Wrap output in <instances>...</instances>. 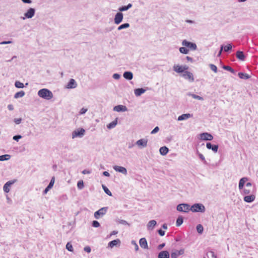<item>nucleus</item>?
Listing matches in <instances>:
<instances>
[{"instance_id":"obj_44","label":"nucleus","mask_w":258,"mask_h":258,"mask_svg":"<svg viewBox=\"0 0 258 258\" xmlns=\"http://www.w3.org/2000/svg\"><path fill=\"white\" fill-rule=\"evenodd\" d=\"M77 187L79 189H82L84 187V182L82 180H79L77 183Z\"/></svg>"},{"instance_id":"obj_9","label":"nucleus","mask_w":258,"mask_h":258,"mask_svg":"<svg viewBox=\"0 0 258 258\" xmlns=\"http://www.w3.org/2000/svg\"><path fill=\"white\" fill-rule=\"evenodd\" d=\"M182 45L185 47H188L192 50H196L197 48V45L192 42L187 41L186 40H183L182 42Z\"/></svg>"},{"instance_id":"obj_50","label":"nucleus","mask_w":258,"mask_h":258,"mask_svg":"<svg viewBox=\"0 0 258 258\" xmlns=\"http://www.w3.org/2000/svg\"><path fill=\"white\" fill-rule=\"evenodd\" d=\"M88 111V109L87 108L83 107L82 108L80 111H79V114L80 115H83L86 113V112Z\"/></svg>"},{"instance_id":"obj_35","label":"nucleus","mask_w":258,"mask_h":258,"mask_svg":"<svg viewBox=\"0 0 258 258\" xmlns=\"http://www.w3.org/2000/svg\"><path fill=\"white\" fill-rule=\"evenodd\" d=\"M187 95L188 96H191V97H192L193 98L195 99H197V100H204V98L201 97V96H200L199 95H197L196 94H192L191 93H187Z\"/></svg>"},{"instance_id":"obj_56","label":"nucleus","mask_w":258,"mask_h":258,"mask_svg":"<svg viewBox=\"0 0 258 258\" xmlns=\"http://www.w3.org/2000/svg\"><path fill=\"white\" fill-rule=\"evenodd\" d=\"M22 137L21 135H17L13 137V140L18 142L20 139H21Z\"/></svg>"},{"instance_id":"obj_5","label":"nucleus","mask_w":258,"mask_h":258,"mask_svg":"<svg viewBox=\"0 0 258 258\" xmlns=\"http://www.w3.org/2000/svg\"><path fill=\"white\" fill-rule=\"evenodd\" d=\"M188 67L187 66H180L179 64H175L173 66V70L177 73L183 74L187 69Z\"/></svg>"},{"instance_id":"obj_22","label":"nucleus","mask_w":258,"mask_h":258,"mask_svg":"<svg viewBox=\"0 0 258 258\" xmlns=\"http://www.w3.org/2000/svg\"><path fill=\"white\" fill-rule=\"evenodd\" d=\"M140 245L144 249H148L147 241L145 238H142L139 241Z\"/></svg>"},{"instance_id":"obj_52","label":"nucleus","mask_w":258,"mask_h":258,"mask_svg":"<svg viewBox=\"0 0 258 258\" xmlns=\"http://www.w3.org/2000/svg\"><path fill=\"white\" fill-rule=\"evenodd\" d=\"M223 68L225 70H227V71H230V72L232 73H234V70L229 66H224L223 67Z\"/></svg>"},{"instance_id":"obj_60","label":"nucleus","mask_w":258,"mask_h":258,"mask_svg":"<svg viewBox=\"0 0 258 258\" xmlns=\"http://www.w3.org/2000/svg\"><path fill=\"white\" fill-rule=\"evenodd\" d=\"M158 232L159 234L161 236H163L165 235V231H163L161 229L158 230Z\"/></svg>"},{"instance_id":"obj_61","label":"nucleus","mask_w":258,"mask_h":258,"mask_svg":"<svg viewBox=\"0 0 258 258\" xmlns=\"http://www.w3.org/2000/svg\"><path fill=\"white\" fill-rule=\"evenodd\" d=\"M82 173L83 174H90L91 173V172H90V171H89L88 170L85 169V170L82 171Z\"/></svg>"},{"instance_id":"obj_12","label":"nucleus","mask_w":258,"mask_h":258,"mask_svg":"<svg viewBox=\"0 0 258 258\" xmlns=\"http://www.w3.org/2000/svg\"><path fill=\"white\" fill-rule=\"evenodd\" d=\"M123 15L121 12H118L117 13L114 17V22L115 24L118 25L123 20Z\"/></svg>"},{"instance_id":"obj_7","label":"nucleus","mask_w":258,"mask_h":258,"mask_svg":"<svg viewBox=\"0 0 258 258\" xmlns=\"http://www.w3.org/2000/svg\"><path fill=\"white\" fill-rule=\"evenodd\" d=\"M107 210V207H103L94 213V217L97 219H99L106 214Z\"/></svg>"},{"instance_id":"obj_49","label":"nucleus","mask_w":258,"mask_h":258,"mask_svg":"<svg viewBox=\"0 0 258 258\" xmlns=\"http://www.w3.org/2000/svg\"><path fill=\"white\" fill-rule=\"evenodd\" d=\"M118 223L119 224H120L122 225H127V226L130 225V224L127 221H126L125 220H119L118 221Z\"/></svg>"},{"instance_id":"obj_20","label":"nucleus","mask_w":258,"mask_h":258,"mask_svg":"<svg viewBox=\"0 0 258 258\" xmlns=\"http://www.w3.org/2000/svg\"><path fill=\"white\" fill-rule=\"evenodd\" d=\"M170 254L168 251L163 250L160 252L158 255V258H169Z\"/></svg>"},{"instance_id":"obj_64","label":"nucleus","mask_w":258,"mask_h":258,"mask_svg":"<svg viewBox=\"0 0 258 258\" xmlns=\"http://www.w3.org/2000/svg\"><path fill=\"white\" fill-rule=\"evenodd\" d=\"M186 59L188 61H190V62H192L194 61L192 58H191V57H190L189 56H187L186 57Z\"/></svg>"},{"instance_id":"obj_51","label":"nucleus","mask_w":258,"mask_h":258,"mask_svg":"<svg viewBox=\"0 0 258 258\" xmlns=\"http://www.w3.org/2000/svg\"><path fill=\"white\" fill-rule=\"evenodd\" d=\"M209 67H210V69H211V70H212L214 72H215V73L217 72V68L215 65L213 64H210L209 65Z\"/></svg>"},{"instance_id":"obj_24","label":"nucleus","mask_w":258,"mask_h":258,"mask_svg":"<svg viewBox=\"0 0 258 258\" xmlns=\"http://www.w3.org/2000/svg\"><path fill=\"white\" fill-rule=\"evenodd\" d=\"M206 147L209 150H212L214 153H216L218 151V145H212L210 143H207L206 144Z\"/></svg>"},{"instance_id":"obj_15","label":"nucleus","mask_w":258,"mask_h":258,"mask_svg":"<svg viewBox=\"0 0 258 258\" xmlns=\"http://www.w3.org/2000/svg\"><path fill=\"white\" fill-rule=\"evenodd\" d=\"M184 253V249L181 248L180 250H175L172 251L171 253V258H178L179 255L183 254Z\"/></svg>"},{"instance_id":"obj_25","label":"nucleus","mask_w":258,"mask_h":258,"mask_svg":"<svg viewBox=\"0 0 258 258\" xmlns=\"http://www.w3.org/2000/svg\"><path fill=\"white\" fill-rule=\"evenodd\" d=\"M247 180L248 178L247 177H243L240 179L238 185L239 190L244 188V184Z\"/></svg>"},{"instance_id":"obj_26","label":"nucleus","mask_w":258,"mask_h":258,"mask_svg":"<svg viewBox=\"0 0 258 258\" xmlns=\"http://www.w3.org/2000/svg\"><path fill=\"white\" fill-rule=\"evenodd\" d=\"M123 76L127 80H131L133 78V74L131 72H125L123 74Z\"/></svg>"},{"instance_id":"obj_53","label":"nucleus","mask_w":258,"mask_h":258,"mask_svg":"<svg viewBox=\"0 0 258 258\" xmlns=\"http://www.w3.org/2000/svg\"><path fill=\"white\" fill-rule=\"evenodd\" d=\"M159 131V127L158 126L155 127L151 132V134L153 135L155 134L157 132H158Z\"/></svg>"},{"instance_id":"obj_38","label":"nucleus","mask_w":258,"mask_h":258,"mask_svg":"<svg viewBox=\"0 0 258 258\" xmlns=\"http://www.w3.org/2000/svg\"><path fill=\"white\" fill-rule=\"evenodd\" d=\"M238 75L240 79H247L249 78V75L247 74L239 73Z\"/></svg>"},{"instance_id":"obj_43","label":"nucleus","mask_w":258,"mask_h":258,"mask_svg":"<svg viewBox=\"0 0 258 258\" xmlns=\"http://www.w3.org/2000/svg\"><path fill=\"white\" fill-rule=\"evenodd\" d=\"M183 223V218L181 216H179L176 220V224L177 226H180Z\"/></svg>"},{"instance_id":"obj_1","label":"nucleus","mask_w":258,"mask_h":258,"mask_svg":"<svg viewBox=\"0 0 258 258\" xmlns=\"http://www.w3.org/2000/svg\"><path fill=\"white\" fill-rule=\"evenodd\" d=\"M38 96L45 100H50L53 97L52 92L48 89L43 88L39 90L37 93Z\"/></svg>"},{"instance_id":"obj_36","label":"nucleus","mask_w":258,"mask_h":258,"mask_svg":"<svg viewBox=\"0 0 258 258\" xmlns=\"http://www.w3.org/2000/svg\"><path fill=\"white\" fill-rule=\"evenodd\" d=\"M25 93L24 91H20L15 93V94L14 95V98L15 99L21 98V97H23L25 95Z\"/></svg>"},{"instance_id":"obj_23","label":"nucleus","mask_w":258,"mask_h":258,"mask_svg":"<svg viewBox=\"0 0 258 258\" xmlns=\"http://www.w3.org/2000/svg\"><path fill=\"white\" fill-rule=\"evenodd\" d=\"M192 116V115L190 113L183 114L178 117V121H182L186 120Z\"/></svg>"},{"instance_id":"obj_14","label":"nucleus","mask_w":258,"mask_h":258,"mask_svg":"<svg viewBox=\"0 0 258 258\" xmlns=\"http://www.w3.org/2000/svg\"><path fill=\"white\" fill-rule=\"evenodd\" d=\"M113 169L116 172L121 173L123 175H126L127 174L126 169L122 166L115 165L113 166Z\"/></svg>"},{"instance_id":"obj_18","label":"nucleus","mask_w":258,"mask_h":258,"mask_svg":"<svg viewBox=\"0 0 258 258\" xmlns=\"http://www.w3.org/2000/svg\"><path fill=\"white\" fill-rule=\"evenodd\" d=\"M255 196L253 194H249L244 196L243 200L246 203H251L255 200Z\"/></svg>"},{"instance_id":"obj_41","label":"nucleus","mask_w":258,"mask_h":258,"mask_svg":"<svg viewBox=\"0 0 258 258\" xmlns=\"http://www.w3.org/2000/svg\"><path fill=\"white\" fill-rule=\"evenodd\" d=\"M15 86L16 88H23L24 87L23 83L18 81L15 82Z\"/></svg>"},{"instance_id":"obj_54","label":"nucleus","mask_w":258,"mask_h":258,"mask_svg":"<svg viewBox=\"0 0 258 258\" xmlns=\"http://www.w3.org/2000/svg\"><path fill=\"white\" fill-rule=\"evenodd\" d=\"M92 226L94 227H98L100 226V224L97 221H93Z\"/></svg>"},{"instance_id":"obj_58","label":"nucleus","mask_w":258,"mask_h":258,"mask_svg":"<svg viewBox=\"0 0 258 258\" xmlns=\"http://www.w3.org/2000/svg\"><path fill=\"white\" fill-rule=\"evenodd\" d=\"M84 251H85L86 252H87L88 253H90L91 250L90 247L89 246H85L84 248Z\"/></svg>"},{"instance_id":"obj_63","label":"nucleus","mask_w":258,"mask_h":258,"mask_svg":"<svg viewBox=\"0 0 258 258\" xmlns=\"http://www.w3.org/2000/svg\"><path fill=\"white\" fill-rule=\"evenodd\" d=\"M8 108L9 110H13L14 109V106L12 104H9L8 105Z\"/></svg>"},{"instance_id":"obj_34","label":"nucleus","mask_w":258,"mask_h":258,"mask_svg":"<svg viewBox=\"0 0 258 258\" xmlns=\"http://www.w3.org/2000/svg\"><path fill=\"white\" fill-rule=\"evenodd\" d=\"M11 156L9 154H5L0 156V161H8L10 159Z\"/></svg>"},{"instance_id":"obj_39","label":"nucleus","mask_w":258,"mask_h":258,"mask_svg":"<svg viewBox=\"0 0 258 258\" xmlns=\"http://www.w3.org/2000/svg\"><path fill=\"white\" fill-rule=\"evenodd\" d=\"M130 25L128 23H124L123 24L120 25L119 27H118L117 30L118 31H119V30H121L123 29H126V28H128V27H130Z\"/></svg>"},{"instance_id":"obj_11","label":"nucleus","mask_w":258,"mask_h":258,"mask_svg":"<svg viewBox=\"0 0 258 258\" xmlns=\"http://www.w3.org/2000/svg\"><path fill=\"white\" fill-rule=\"evenodd\" d=\"M200 139L204 141H211L213 139V137L208 133H203L200 135Z\"/></svg>"},{"instance_id":"obj_42","label":"nucleus","mask_w":258,"mask_h":258,"mask_svg":"<svg viewBox=\"0 0 258 258\" xmlns=\"http://www.w3.org/2000/svg\"><path fill=\"white\" fill-rule=\"evenodd\" d=\"M102 188L103 189L104 192L109 196H112V194L111 191L108 189V188L104 184L102 185Z\"/></svg>"},{"instance_id":"obj_16","label":"nucleus","mask_w":258,"mask_h":258,"mask_svg":"<svg viewBox=\"0 0 258 258\" xmlns=\"http://www.w3.org/2000/svg\"><path fill=\"white\" fill-rule=\"evenodd\" d=\"M113 111L119 112H125L127 111V107L123 105H118L115 106L113 108Z\"/></svg>"},{"instance_id":"obj_27","label":"nucleus","mask_w":258,"mask_h":258,"mask_svg":"<svg viewBox=\"0 0 258 258\" xmlns=\"http://www.w3.org/2000/svg\"><path fill=\"white\" fill-rule=\"evenodd\" d=\"M120 243V240L119 239H116L113 240L109 242L108 243V246L110 248H112L114 246H116L117 244H119Z\"/></svg>"},{"instance_id":"obj_45","label":"nucleus","mask_w":258,"mask_h":258,"mask_svg":"<svg viewBox=\"0 0 258 258\" xmlns=\"http://www.w3.org/2000/svg\"><path fill=\"white\" fill-rule=\"evenodd\" d=\"M197 230L198 233L201 234L203 233L204 228L201 224H199L197 226Z\"/></svg>"},{"instance_id":"obj_28","label":"nucleus","mask_w":258,"mask_h":258,"mask_svg":"<svg viewBox=\"0 0 258 258\" xmlns=\"http://www.w3.org/2000/svg\"><path fill=\"white\" fill-rule=\"evenodd\" d=\"M236 57L240 60L244 61L245 55L242 51H237L236 54Z\"/></svg>"},{"instance_id":"obj_17","label":"nucleus","mask_w":258,"mask_h":258,"mask_svg":"<svg viewBox=\"0 0 258 258\" xmlns=\"http://www.w3.org/2000/svg\"><path fill=\"white\" fill-rule=\"evenodd\" d=\"M77 87V83L76 81L74 79H71L66 85V88L67 89H75Z\"/></svg>"},{"instance_id":"obj_4","label":"nucleus","mask_w":258,"mask_h":258,"mask_svg":"<svg viewBox=\"0 0 258 258\" xmlns=\"http://www.w3.org/2000/svg\"><path fill=\"white\" fill-rule=\"evenodd\" d=\"M136 145L140 149L145 148L148 145V139L143 138L138 140L136 143Z\"/></svg>"},{"instance_id":"obj_19","label":"nucleus","mask_w":258,"mask_h":258,"mask_svg":"<svg viewBox=\"0 0 258 258\" xmlns=\"http://www.w3.org/2000/svg\"><path fill=\"white\" fill-rule=\"evenodd\" d=\"M157 224V222L154 220H150L147 225L148 230L152 231L154 229V227Z\"/></svg>"},{"instance_id":"obj_37","label":"nucleus","mask_w":258,"mask_h":258,"mask_svg":"<svg viewBox=\"0 0 258 258\" xmlns=\"http://www.w3.org/2000/svg\"><path fill=\"white\" fill-rule=\"evenodd\" d=\"M221 47H223V50H224V51L225 52H227L230 50L232 48V46L231 44H228L225 46L221 45Z\"/></svg>"},{"instance_id":"obj_6","label":"nucleus","mask_w":258,"mask_h":258,"mask_svg":"<svg viewBox=\"0 0 258 258\" xmlns=\"http://www.w3.org/2000/svg\"><path fill=\"white\" fill-rule=\"evenodd\" d=\"M190 209V206L187 204H180L177 206V210L182 212L187 213Z\"/></svg>"},{"instance_id":"obj_32","label":"nucleus","mask_w":258,"mask_h":258,"mask_svg":"<svg viewBox=\"0 0 258 258\" xmlns=\"http://www.w3.org/2000/svg\"><path fill=\"white\" fill-rule=\"evenodd\" d=\"M241 190V194L243 196L249 195L251 194V190L249 188L244 187L243 189H240Z\"/></svg>"},{"instance_id":"obj_47","label":"nucleus","mask_w":258,"mask_h":258,"mask_svg":"<svg viewBox=\"0 0 258 258\" xmlns=\"http://www.w3.org/2000/svg\"><path fill=\"white\" fill-rule=\"evenodd\" d=\"M131 244L133 245L135 247V249L136 251H138L139 249V246L137 242L135 240H132Z\"/></svg>"},{"instance_id":"obj_13","label":"nucleus","mask_w":258,"mask_h":258,"mask_svg":"<svg viewBox=\"0 0 258 258\" xmlns=\"http://www.w3.org/2000/svg\"><path fill=\"white\" fill-rule=\"evenodd\" d=\"M16 181V180H10L8 182H7L3 186V190L4 191L8 193L11 189V186Z\"/></svg>"},{"instance_id":"obj_31","label":"nucleus","mask_w":258,"mask_h":258,"mask_svg":"<svg viewBox=\"0 0 258 258\" xmlns=\"http://www.w3.org/2000/svg\"><path fill=\"white\" fill-rule=\"evenodd\" d=\"M145 91L146 90L143 88H138L134 90V93L136 96H139L145 93Z\"/></svg>"},{"instance_id":"obj_59","label":"nucleus","mask_w":258,"mask_h":258,"mask_svg":"<svg viewBox=\"0 0 258 258\" xmlns=\"http://www.w3.org/2000/svg\"><path fill=\"white\" fill-rule=\"evenodd\" d=\"M12 42L11 41H2L0 43V44L4 45V44H8L12 43Z\"/></svg>"},{"instance_id":"obj_3","label":"nucleus","mask_w":258,"mask_h":258,"mask_svg":"<svg viewBox=\"0 0 258 258\" xmlns=\"http://www.w3.org/2000/svg\"><path fill=\"white\" fill-rule=\"evenodd\" d=\"M190 210L192 212H202L205 211V207L202 204L197 203L194 204L190 208Z\"/></svg>"},{"instance_id":"obj_46","label":"nucleus","mask_w":258,"mask_h":258,"mask_svg":"<svg viewBox=\"0 0 258 258\" xmlns=\"http://www.w3.org/2000/svg\"><path fill=\"white\" fill-rule=\"evenodd\" d=\"M66 248L70 251H73V247L72 244L70 242H68L66 245Z\"/></svg>"},{"instance_id":"obj_10","label":"nucleus","mask_w":258,"mask_h":258,"mask_svg":"<svg viewBox=\"0 0 258 258\" xmlns=\"http://www.w3.org/2000/svg\"><path fill=\"white\" fill-rule=\"evenodd\" d=\"M182 77L185 80H188L189 82H193L195 80L192 73L187 71L182 74Z\"/></svg>"},{"instance_id":"obj_33","label":"nucleus","mask_w":258,"mask_h":258,"mask_svg":"<svg viewBox=\"0 0 258 258\" xmlns=\"http://www.w3.org/2000/svg\"><path fill=\"white\" fill-rule=\"evenodd\" d=\"M132 7L131 4H128L127 6H122L118 9L119 12L126 11Z\"/></svg>"},{"instance_id":"obj_48","label":"nucleus","mask_w":258,"mask_h":258,"mask_svg":"<svg viewBox=\"0 0 258 258\" xmlns=\"http://www.w3.org/2000/svg\"><path fill=\"white\" fill-rule=\"evenodd\" d=\"M198 154L199 158L204 162V163L206 164L207 162L204 156L200 153H198Z\"/></svg>"},{"instance_id":"obj_2","label":"nucleus","mask_w":258,"mask_h":258,"mask_svg":"<svg viewBox=\"0 0 258 258\" xmlns=\"http://www.w3.org/2000/svg\"><path fill=\"white\" fill-rule=\"evenodd\" d=\"M85 134V130L83 128H78L75 130L72 133V138L73 139L76 138H82Z\"/></svg>"},{"instance_id":"obj_40","label":"nucleus","mask_w":258,"mask_h":258,"mask_svg":"<svg viewBox=\"0 0 258 258\" xmlns=\"http://www.w3.org/2000/svg\"><path fill=\"white\" fill-rule=\"evenodd\" d=\"M179 50L180 52L182 54H187L189 52V50L185 47H181L179 48Z\"/></svg>"},{"instance_id":"obj_55","label":"nucleus","mask_w":258,"mask_h":258,"mask_svg":"<svg viewBox=\"0 0 258 258\" xmlns=\"http://www.w3.org/2000/svg\"><path fill=\"white\" fill-rule=\"evenodd\" d=\"M112 78L115 80H118L120 78V75L118 74H114L112 76Z\"/></svg>"},{"instance_id":"obj_21","label":"nucleus","mask_w":258,"mask_h":258,"mask_svg":"<svg viewBox=\"0 0 258 258\" xmlns=\"http://www.w3.org/2000/svg\"><path fill=\"white\" fill-rule=\"evenodd\" d=\"M55 179L54 177H52L49 182L48 185L46 187V188L43 191V194L44 195L46 194L47 192L53 187Z\"/></svg>"},{"instance_id":"obj_62","label":"nucleus","mask_w":258,"mask_h":258,"mask_svg":"<svg viewBox=\"0 0 258 258\" xmlns=\"http://www.w3.org/2000/svg\"><path fill=\"white\" fill-rule=\"evenodd\" d=\"M165 245V243H162V244H159L157 247L158 249L161 250V249H162L164 247Z\"/></svg>"},{"instance_id":"obj_8","label":"nucleus","mask_w":258,"mask_h":258,"mask_svg":"<svg viewBox=\"0 0 258 258\" xmlns=\"http://www.w3.org/2000/svg\"><path fill=\"white\" fill-rule=\"evenodd\" d=\"M35 13V10L34 8H29L25 13L24 17L23 19L24 20L25 18L31 19L34 17Z\"/></svg>"},{"instance_id":"obj_30","label":"nucleus","mask_w":258,"mask_h":258,"mask_svg":"<svg viewBox=\"0 0 258 258\" xmlns=\"http://www.w3.org/2000/svg\"><path fill=\"white\" fill-rule=\"evenodd\" d=\"M117 124V118H116L114 120L109 123L107 125V127L108 129H112L114 128Z\"/></svg>"},{"instance_id":"obj_29","label":"nucleus","mask_w":258,"mask_h":258,"mask_svg":"<svg viewBox=\"0 0 258 258\" xmlns=\"http://www.w3.org/2000/svg\"><path fill=\"white\" fill-rule=\"evenodd\" d=\"M168 148L165 146L162 147L159 149L160 154L163 156L166 155L168 153Z\"/></svg>"},{"instance_id":"obj_57","label":"nucleus","mask_w":258,"mask_h":258,"mask_svg":"<svg viewBox=\"0 0 258 258\" xmlns=\"http://www.w3.org/2000/svg\"><path fill=\"white\" fill-rule=\"evenodd\" d=\"M14 121L17 124H19L21 123V122L22 121V118H15Z\"/></svg>"}]
</instances>
